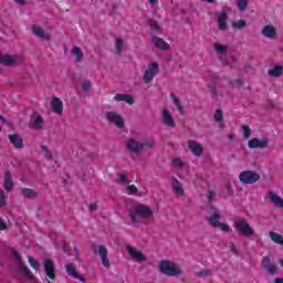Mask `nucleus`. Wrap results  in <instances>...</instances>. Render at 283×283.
Here are the masks:
<instances>
[{
    "label": "nucleus",
    "instance_id": "37",
    "mask_svg": "<svg viewBox=\"0 0 283 283\" xmlns=\"http://www.w3.org/2000/svg\"><path fill=\"white\" fill-rule=\"evenodd\" d=\"M211 275H213V272L209 269L197 272V277H209Z\"/></svg>",
    "mask_w": 283,
    "mask_h": 283
},
{
    "label": "nucleus",
    "instance_id": "16",
    "mask_svg": "<svg viewBox=\"0 0 283 283\" xmlns=\"http://www.w3.org/2000/svg\"><path fill=\"white\" fill-rule=\"evenodd\" d=\"M188 149H190V151L197 158H200V156H202V151H203L202 145H200L198 142L193 139L188 140Z\"/></svg>",
    "mask_w": 283,
    "mask_h": 283
},
{
    "label": "nucleus",
    "instance_id": "25",
    "mask_svg": "<svg viewBox=\"0 0 283 283\" xmlns=\"http://www.w3.org/2000/svg\"><path fill=\"white\" fill-rule=\"evenodd\" d=\"M21 193H22L23 198H28L29 200H36V198H39V192H36L32 188H23L21 190Z\"/></svg>",
    "mask_w": 283,
    "mask_h": 283
},
{
    "label": "nucleus",
    "instance_id": "40",
    "mask_svg": "<svg viewBox=\"0 0 283 283\" xmlns=\"http://www.w3.org/2000/svg\"><path fill=\"white\" fill-rule=\"evenodd\" d=\"M213 48H214L216 52H219L221 54H223L224 52H227V50H229V48H227L220 43H214Z\"/></svg>",
    "mask_w": 283,
    "mask_h": 283
},
{
    "label": "nucleus",
    "instance_id": "3",
    "mask_svg": "<svg viewBox=\"0 0 283 283\" xmlns=\"http://www.w3.org/2000/svg\"><path fill=\"white\" fill-rule=\"evenodd\" d=\"M234 228L237 233L243 238H253L255 235V231H253V228L244 218L234 220Z\"/></svg>",
    "mask_w": 283,
    "mask_h": 283
},
{
    "label": "nucleus",
    "instance_id": "36",
    "mask_svg": "<svg viewBox=\"0 0 283 283\" xmlns=\"http://www.w3.org/2000/svg\"><path fill=\"white\" fill-rule=\"evenodd\" d=\"M12 255L13 258H15V264H18V266H23V259L21 258V254H19L17 250H12Z\"/></svg>",
    "mask_w": 283,
    "mask_h": 283
},
{
    "label": "nucleus",
    "instance_id": "31",
    "mask_svg": "<svg viewBox=\"0 0 283 283\" xmlns=\"http://www.w3.org/2000/svg\"><path fill=\"white\" fill-rule=\"evenodd\" d=\"M282 66L276 65L272 70H269L268 74L274 78H277V76H282Z\"/></svg>",
    "mask_w": 283,
    "mask_h": 283
},
{
    "label": "nucleus",
    "instance_id": "20",
    "mask_svg": "<svg viewBox=\"0 0 283 283\" xmlns=\"http://www.w3.org/2000/svg\"><path fill=\"white\" fill-rule=\"evenodd\" d=\"M51 107L54 114H63V101H61V98L53 96L51 101Z\"/></svg>",
    "mask_w": 283,
    "mask_h": 283
},
{
    "label": "nucleus",
    "instance_id": "55",
    "mask_svg": "<svg viewBox=\"0 0 283 283\" xmlns=\"http://www.w3.org/2000/svg\"><path fill=\"white\" fill-rule=\"evenodd\" d=\"M229 245H230L231 253H233L234 255H239V252L235 249V244L233 242H230Z\"/></svg>",
    "mask_w": 283,
    "mask_h": 283
},
{
    "label": "nucleus",
    "instance_id": "12",
    "mask_svg": "<svg viewBox=\"0 0 283 283\" xmlns=\"http://www.w3.org/2000/svg\"><path fill=\"white\" fill-rule=\"evenodd\" d=\"M44 273L50 280H56V269L54 268V261H52V259L44 260Z\"/></svg>",
    "mask_w": 283,
    "mask_h": 283
},
{
    "label": "nucleus",
    "instance_id": "21",
    "mask_svg": "<svg viewBox=\"0 0 283 283\" xmlns=\"http://www.w3.org/2000/svg\"><path fill=\"white\" fill-rule=\"evenodd\" d=\"M10 143H12L14 149H23V137L19 134L8 135Z\"/></svg>",
    "mask_w": 283,
    "mask_h": 283
},
{
    "label": "nucleus",
    "instance_id": "33",
    "mask_svg": "<svg viewBox=\"0 0 283 283\" xmlns=\"http://www.w3.org/2000/svg\"><path fill=\"white\" fill-rule=\"evenodd\" d=\"M232 28L234 30H242V29L247 28V21L245 20L233 21Z\"/></svg>",
    "mask_w": 283,
    "mask_h": 283
},
{
    "label": "nucleus",
    "instance_id": "41",
    "mask_svg": "<svg viewBox=\"0 0 283 283\" xmlns=\"http://www.w3.org/2000/svg\"><path fill=\"white\" fill-rule=\"evenodd\" d=\"M214 120L217 123H222V120H224V116L222 114V109H217L214 113Z\"/></svg>",
    "mask_w": 283,
    "mask_h": 283
},
{
    "label": "nucleus",
    "instance_id": "38",
    "mask_svg": "<svg viewBox=\"0 0 283 283\" xmlns=\"http://www.w3.org/2000/svg\"><path fill=\"white\" fill-rule=\"evenodd\" d=\"M208 90L214 98H218V85L216 83L209 84Z\"/></svg>",
    "mask_w": 283,
    "mask_h": 283
},
{
    "label": "nucleus",
    "instance_id": "26",
    "mask_svg": "<svg viewBox=\"0 0 283 283\" xmlns=\"http://www.w3.org/2000/svg\"><path fill=\"white\" fill-rule=\"evenodd\" d=\"M171 185H172V189H174L175 193H177V196H185V189H182V185L176 177L171 178Z\"/></svg>",
    "mask_w": 283,
    "mask_h": 283
},
{
    "label": "nucleus",
    "instance_id": "30",
    "mask_svg": "<svg viewBox=\"0 0 283 283\" xmlns=\"http://www.w3.org/2000/svg\"><path fill=\"white\" fill-rule=\"evenodd\" d=\"M270 238L275 244H281L283 247V237L277 232L270 231Z\"/></svg>",
    "mask_w": 283,
    "mask_h": 283
},
{
    "label": "nucleus",
    "instance_id": "32",
    "mask_svg": "<svg viewBox=\"0 0 283 283\" xmlns=\"http://www.w3.org/2000/svg\"><path fill=\"white\" fill-rule=\"evenodd\" d=\"M20 272L24 274L25 280H34V275L27 265H21Z\"/></svg>",
    "mask_w": 283,
    "mask_h": 283
},
{
    "label": "nucleus",
    "instance_id": "13",
    "mask_svg": "<svg viewBox=\"0 0 283 283\" xmlns=\"http://www.w3.org/2000/svg\"><path fill=\"white\" fill-rule=\"evenodd\" d=\"M126 251L129 253L130 258L133 260H135V262H145V261H147V256L143 252L136 250L132 245H127Z\"/></svg>",
    "mask_w": 283,
    "mask_h": 283
},
{
    "label": "nucleus",
    "instance_id": "34",
    "mask_svg": "<svg viewBox=\"0 0 283 283\" xmlns=\"http://www.w3.org/2000/svg\"><path fill=\"white\" fill-rule=\"evenodd\" d=\"M237 6L240 12H244L249 8V0H238Z\"/></svg>",
    "mask_w": 283,
    "mask_h": 283
},
{
    "label": "nucleus",
    "instance_id": "10",
    "mask_svg": "<svg viewBox=\"0 0 283 283\" xmlns=\"http://www.w3.org/2000/svg\"><path fill=\"white\" fill-rule=\"evenodd\" d=\"M106 120H108V123H113V125H116L119 129L125 127V119L113 111L106 112Z\"/></svg>",
    "mask_w": 283,
    "mask_h": 283
},
{
    "label": "nucleus",
    "instance_id": "5",
    "mask_svg": "<svg viewBox=\"0 0 283 283\" xmlns=\"http://www.w3.org/2000/svg\"><path fill=\"white\" fill-rule=\"evenodd\" d=\"M23 59L20 55L0 54V63L6 67H18L21 65Z\"/></svg>",
    "mask_w": 283,
    "mask_h": 283
},
{
    "label": "nucleus",
    "instance_id": "43",
    "mask_svg": "<svg viewBox=\"0 0 283 283\" xmlns=\"http://www.w3.org/2000/svg\"><path fill=\"white\" fill-rule=\"evenodd\" d=\"M217 229H221V231H224L226 233H231V227H229L227 223L219 222Z\"/></svg>",
    "mask_w": 283,
    "mask_h": 283
},
{
    "label": "nucleus",
    "instance_id": "54",
    "mask_svg": "<svg viewBox=\"0 0 283 283\" xmlns=\"http://www.w3.org/2000/svg\"><path fill=\"white\" fill-rule=\"evenodd\" d=\"M124 101L128 103V105H134V97H132V95L126 94V97H124Z\"/></svg>",
    "mask_w": 283,
    "mask_h": 283
},
{
    "label": "nucleus",
    "instance_id": "42",
    "mask_svg": "<svg viewBox=\"0 0 283 283\" xmlns=\"http://www.w3.org/2000/svg\"><path fill=\"white\" fill-rule=\"evenodd\" d=\"M226 191L227 193L221 195V198H229V196H233V188H231L230 184L226 185Z\"/></svg>",
    "mask_w": 283,
    "mask_h": 283
},
{
    "label": "nucleus",
    "instance_id": "60",
    "mask_svg": "<svg viewBox=\"0 0 283 283\" xmlns=\"http://www.w3.org/2000/svg\"><path fill=\"white\" fill-rule=\"evenodd\" d=\"M62 251H64V253H66V255H70V245H67V244H63L62 245Z\"/></svg>",
    "mask_w": 283,
    "mask_h": 283
},
{
    "label": "nucleus",
    "instance_id": "35",
    "mask_svg": "<svg viewBox=\"0 0 283 283\" xmlns=\"http://www.w3.org/2000/svg\"><path fill=\"white\" fill-rule=\"evenodd\" d=\"M28 260L32 269H34L35 271H39V269H41V263H39V261L34 260L32 256H28Z\"/></svg>",
    "mask_w": 283,
    "mask_h": 283
},
{
    "label": "nucleus",
    "instance_id": "18",
    "mask_svg": "<svg viewBox=\"0 0 283 283\" xmlns=\"http://www.w3.org/2000/svg\"><path fill=\"white\" fill-rule=\"evenodd\" d=\"M3 187L9 193L14 189V181L12 180V172L10 170L4 171Z\"/></svg>",
    "mask_w": 283,
    "mask_h": 283
},
{
    "label": "nucleus",
    "instance_id": "19",
    "mask_svg": "<svg viewBox=\"0 0 283 283\" xmlns=\"http://www.w3.org/2000/svg\"><path fill=\"white\" fill-rule=\"evenodd\" d=\"M262 265L266 271L270 273V275H275L277 273V265L276 264H271V258L270 256H264L262 259Z\"/></svg>",
    "mask_w": 283,
    "mask_h": 283
},
{
    "label": "nucleus",
    "instance_id": "14",
    "mask_svg": "<svg viewBox=\"0 0 283 283\" xmlns=\"http://www.w3.org/2000/svg\"><path fill=\"white\" fill-rule=\"evenodd\" d=\"M150 41H151V43H154V45H155V48H157V50H161L164 52H167V50H169V43H167L165 40H163V38L151 34Z\"/></svg>",
    "mask_w": 283,
    "mask_h": 283
},
{
    "label": "nucleus",
    "instance_id": "39",
    "mask_svg": "<svg viewBox=\"0 0 283 283\" xmlns=\"http://www.w3.org/2000/svg\"><path fill=\"white\" fill-rule=\"evenodd\" d=\"M41 151L44 154V157H45L48 160H52L53 155H52V153H50V149H48V146L42 145V146H41Z\"/></svg>",
    "mask_w": 283,
    "mask_h": 283
},
{
    "label": "nucleus",
    "instance_id": "4",
    "mask_svg": "<svg viewBox=\"0 0 283 283\" xmlns=\"http://www.w3.org/2000/svg\"><path fill=\"white\" fill-rule=\"evenodd\" d=\"M158 269L160 273L168 275V277H176V275H180V270L176 264L171 263V261L159 262Z\"/></svg>",
    "mask_w": 283,
    "mask_h": 283
},
{
    "label": "nucleus",
    "instance_id": "47",
    "mask_svg": "<svg viewBox=\"0 0 283 283\" xmlns=\"http://www.w3.org/2000/svg\"><path fill=\"white\" fill-rule=\"evenodd\" d=\"M127 191L132 196H136L138 193V188H136V186H134V185H130L127 187Z\"/></svg>",
    "mask_w": 283,
    "mask_h": 283
},
{
    "label": "nucleus",
    "instance_id": "28",
    "mask_svg": "<svg viewBox=\"0 0 283 283\" xmlns=\"http://www.w3.org/2000/svg\"><path fill=\"white\" fill-rule=\"evenodd\" d=\"M270 200L273 202L274 207L283 209V200L280 196L275 195L273 191H270Z\"/></svg>",
    "mask_w": 283,
    "mask_h": 283
},
{
    "label": "nucleus",
    "instance_id": "63",
    "mask_svg": "<svg viewBox=\"0 0 283 283\" xmlns=\"http://www.w3.org/2000/svg\"><path fill=\"white\" fill-rule=\"evenodd\" d=\"M15 3H19V6H25V0H14Z\"/></svg>",
    "mask_w": 283,
    "mask_h": 283
},
{
    "label": "nucleus",
    "instance_id": "22",
    "mask_svg": "<svg viewBox=\"0 0 283 283\" xmlns=\"http://www.w3.org/2000/svg\"><path fill=\"white\" fill-rule=\"evenodd\" d=\"M218 17V25H219V30H227V21H229V14L227 13V11H222L220 13L217 14Z\"/></svg>",
    "mask_w": 283,
    "mask_h": 283
},
{
    "label": "nucleus",
    "instance_id": "57",
    "mask_svg": "<svg viewBox=\"0 0 283 283\" xmlns=\"http://www.w3.org/2000/svg\"><path fill=\"white\" fill-rule=\"evenodd\" d=\"M207 198H208L209 202H211V200H213V198H216V192L209 190L208 195H207Z\"/></svg>",
    "mask_w": 283,
    "mask_h": 283
},
{
    "label": "nucleus",
    "instance_id": "48",
    "mask_svg": "<svg viewBox=\"0 0 283 283\" xmlns=\"http://www.w3.org/2000/svg\"><path fill=\"white\" fill-rule=\"evenodd\" d=\"M0 207H6V192L0 189Z\"/></svg>",
    "mask_w": 283,
    "mask_h": 283
},
{
    "label": "nucleus",
    "instance_id": "15",
    "mask_svg": "<svg viewBox=\"0 0 283 283\" xmlns=\"http://www.w3.org/2000/svg\"><path fill=\"white\" fill-rule=\"evenodd\" d=\"M31 29L33 34L38 36V39H41L42 41H50L52 39V35H50V33L45 32L43 28L36 24H33Z\"/></svg>",
    "mask_w": 283,
    "mask_h": 283
},
{
    "label": "nucleus",
    "instance_id": "29",
    "mask_svg": "<svg viewBox=\"0 0 283 283\" xmlns=\"http://www.w3.org/2000/svg\"><path fill=\"white\" fill-rule=\"evenodd\" d=\"M73 56H75V63H81L83 61V50L78 46H73L71 50Z\"/></svg>",
    "mask_w": 283,
    "mask_h": 283
},
{
    "label": "nucleus",
    "instance_id": "64",
    "mask_svg": "<svg viewBox=\"0 0 283 283\" xmlns=\"http://www.w3.org/2000/svg\"><path fill=\"white\" fill-rule=\"evenodd\" d=\"M274 283H283V277H276V279L274 280Z\"/></svg>",
    "mask_w": 283,
    "mask_h": 283
},
{
    "label": "nucleus",
    "instance_id": "61",
    "mask_svg": "<svg viewBox=\"0 0 283 283\" xmlns=\"http://www.w3.org/2000/svg\"><path fill=\"white\" fill-rule=\"evenodd\" d=\"M4 229H8V224L3 222V219L0 218V231H4Z\"/></svg>",
    "mask_w": 283,
    "mask_h": 283
},
{
    "label": "nucleus",
    "instance_id": "45",
    "mask_svg": "<svg viewBox=\"0 0 283 283\" xmlns=\"http://www.w3.org/2000/svg\"><path fill=\"white\" fill-rule=\"evenodd\" d=\"M115 48L118 54L123 52V40L120 38L116 39Z\"/></svg>",
    "mask_w": 283,
    "mask_h": 283
},
{
    "label": "nucleus",
    "instance_id": "49",
    "mask_svg": "<svg viewBox=\"0 0 283 283\" xmlns=\"http://www.w3.org/2000/svg\"><path fill=\"white\" fill-rule=\"evenodd\" d=\"M230 85L231 87H242L243 82L242 80H234V81H230Z\"/></svg>",
    "mask_w": 283,
    "mask_h": 283
},
{
    "label": "nucleus",
    "instance_id": "50",
    "mask_svg": "<svg viewBox=\"0 0 283 283\" xmlns=\"http://www.w3.org/2000/svg\"><path fill=\"white\" fill-rule=\"evenodd\" d=\"M148 23L153 30H157V31L160 30V24H158L156 20H149Z\"/></svg>",
    "mask_w": 283,
    "mask_h": 283
},
{
    "label": "nucleus",
    "instance_id": "44",
    "mask_svg": "<svg viewBox=\"0 0 283 283\" xmlns=\"http://www.w3.org/2000/svg\"><path fill=\"white\" fill-rule=\"evenodd\" d=\"M241 129L243 132V138H249L251 136V127L243 125Z\"/></svg>",
    "mask_w": 283,
    "mask_h": 283
},
{
    "label": "nucleus",
    "instance_id": "9",
    "mask_svg": "<svg viewBox=\"0 0 283 283\" xmlns=\"http://www.w3.org/2000/svg\"><path fill=\"white\" fill-rule=\"evenodd\" d=\"M43 125H45V119H43L39 113H33L29 122V127L36 132H41V129H43Z\"/></svg>",
    "mask_w": 283,
    "mask_h": 283
},
{
    "label": "nucleus",
    "instance_id": "23",
    "mask_svg": "<svg viewBox=\"0 0 283 283\" xmlns=\"http://www.w3.org/2000/svg\"><path fill=\"white\" fill-rule=\"evenodd\" d=\"M161 119L164 125H167V127H176V120H174V117L171 116V113H169L168 109L163 111Z\"/></svg>",
    "mask_w": 283,
    "mask_h": 283
},
{
    "label": "nucleus",
    "instance_id": "56",
    "mask_svg": "<svg viewBox=\"0 0 283 283\" xmlns=\"http://www.w3.org/2000/svg\"><path fill=\"white\" fill-rule=\"evenodd\" d=\"M265 107L266 109H275V103H273V101H268Z\"/></svg>",
    "mask_w": 283,
    "mask_h": 283
},
{
    "label": "nucleus",
    "instance_id": "58",
    "mask_svg": "<svg viewBox=\"0 0 283 283\" xmlns=\"http://www.w3.org/2000/svg\"><path fill=\"white\" fill-rule=\"evenodd\" d=\"M171 98H172V103L176 105V107L178 105H180V99H178V97L176 95L171 94Z\"/></svg>",
    "mask_w": 283,
    "mask_h": 283
},
{
    "label": "nucleus",
    "instance_id": "51",
    "mask_svg": "<svg viewBox=\"0 0 283 283\" xmlns=\"http://www.w3.org/2000/svg\"><path fill=\"white\" fill-rule=\"evenodd\" d=\"M125 97H126V94L118 93L114 96V101H116V103H120V101H125Z\"/></svg>",
    "mask_w": 283,
    "mask_h": 283
},
{
    "label": "nucleus",
    "instance_id": "27",
    "mask_svg": "<svg viewBox=\"0 0 283 283\" xmlns=\"http://www.w3.org/2000/svg\"><path fill=\"white\" fill-rule=\"evenodd\" d=\"M222 218V216H220V213H214L211 217H207L206 220L207 222H209V224H211V227H213L214 229H218V226L220 224V219Z\"/></svg>",
    "mask_w": 283,
    "mask_h": 283
},
{
    "label": "nucleus",
    "instance_id": "62",
    "mask_svg": "<svg viewBox=\"0 0 283 283\" xmlns=\"http://www.w3.org/2000/svg\"><path fill=\"white\" fill-rule=\"evenodd\" d=\"M88 209H90V211H96V210L98 209V205H96V203H91V205L88 206Z\"/></svg>",
    "mask_w": 283,
    "mask_h": 283
},
{
    "label": "nucleus",
    "instance_id": "8",
    "mask_svg": "<svg viewBox=\"0 0 283 283\" xmlns=\"http://www.w3.org/2000/svg\"><path fill=\"white\" fill-rule=\"evenodd\" d=\"M93 253L101 256L102 264L105 269H109L112 266L109 259H107V248H105V245H93Z\"/></svg>",
    "mask_w": 283,
    "mask_h": 283
},
{
    "label": "nucleus",
    "instance_id": "53",
    "mask_svg": "<svg viewBox=\"0 0 283 283\" xmlns=\"http://www.w3.org/2000/svg\"><path fill=\"white\" fill-rule=\"evenodd\" d=\"M174 165H176L177 167H185V164L182 163V160H180V158H174L172 159Z\"/></svg>",
    "mask_w": 283,
    "mask_h": 283
},
{
    "label": "nucleus",
    "instance_id": "17",
    "mask_svg": "<svg viewBox=\"0 0 283 283\" xmlns=\"http://www.w3.org/2000/svg\"><path fill=\"white\" fill-rule=\"evenodd\" d=\"M261 34L266 39H276L277 38V29L275 27L268 24L263 27L261 30Z\"/></svg>",
    "mask_w": 283,
    "mask_h": 283
},
{
    "label": "nucleus",
    "instance_id": "46",
    "mask_svg": "<svg viewBox=\"0 0 283 283\" xmlns=\"http://www.w3.org/2000/svg\"><path fill=\"white\" fill-rule=\"evenodd\" d=\"M82 90H83V92H90V90H92V82L91 81H85L82 84Z\"/></svg>",
    "mask_w": 283,
    "mask_h": 283
},
{
    "label": "nucleus",
    "instance_id": "6",
    "mask_svg": "<svg viewBox=\"0 0 283 283\" xmlns=\"http://www.w3.org/2000/svg\"><path fill=\"white\" fill-rule=\"evenodd\" d=\"M239 179L243 182V185H255V182L260 180V174L252 170L242 171L239 175Z\"/></svg>",
    "mask_w": 283,
    "mask_h": 283
},
{
    "label": "nucleus",
    "instance_id": "11",
    "mask_svg": "<svg viewBox=\"0 0 283 283\" xmlns=\"http://www.w3.org/2000/svg\"><path fill=\"white\" fill-rule=\"evenodd\" d=\"M250 149H266L269 148V139L252 138L248 142Z\"/></svg>",
    "mask_w": 283,
    "mask_h": 283
},
{
    "label": "nucleus",
    "instance_id": "59",
    "mask_svg": "<svg viewBox=\"0 0 283 283\" xmlns=\"http://www.w3.org/2000/svg\"><path fill=\"white\" fill-rule=\"evenodd\" d=\"M177 109L181 116H185V107H182V104H178Z\"/></svg>",
    "mask_w": 283,
    "mask_h": 283
},
{
    "label": "nucleus",
    "instance_id": "1",
    "mask_svg": "<svg viewBox=\"0 0 283 283\" xmlns=\"http://www.w3.org/2000/svg\"><path fill=\"white\" fill-rule=\"evenodd\" d=\"M128 216L132 220L133 224H138V218H142L143 220H149V218H154V211H151V208L147 205H138L134 206L129 211Z\"/></svg>",
    "mask_w": 283,
    "mask_h": 283
},
{
    "label": "nucleus",
    "instance_id": "52",
    "mask_svg": "<svg viewBox=\"0 0 283 283\" xmlns=\"http://www.w3.org/2000/svg\"><path fill=\"white\" fill-rule=\"evenodd\" d=\"M117 182H122L123 185H129V180H127V177H125V175H120Z\"/></svg>",
    "mask_w": 283,
    "mask_h": 283
},
{
    "label": "nucleus",
    "instance_id": "2",
    "mask_svg": "<svg viewBox=\"0 0 283 283\" xmlns=\"http://www.w3.org/2000/svg\"><path fill=\"white\" fill-rule=\"evenodd\" d=\"M155 145L156 142H154V139H148L140 143L135 138H130L127 140L126 147L129 149V151H133V154H143L145 149H154Z\"/></svg>",
    "mask_w": 283,
    "mask_h": 283
},
{
    "label": "nucleus",
    "instance_id": "24",
    "mask_svg": "<svg viewBox=\"0 0 283 283\" xmlns=\"http://www.w3.org/2000/svg\"><path fill=\"white\" fill-rule=\"evenodd\" d=\"M66 273H69L71 277H75V280H80V282H87V280L83 275L78 274L76 269H74L73 264L66 265Z\"/></svg>",
    "mask_w": 283,
    "mask_h": 283
},
{
    "label": "nucleus",
    "instance_id": "7",
    "mask_svg": "<svg viewBox=\"0 0 283 283\" xmlns=\"http://www.w3.org/2000/svg\"><path fill=\"white\" fill-rule=\"evenodd\" d=\"M159 72L160 66L158 65V62L150 63L144 73L145 83H151V81H154V76H156Z\"/></svg>",
    "mask_w": 283,
    "mask_h": 283
}]
</instances>
